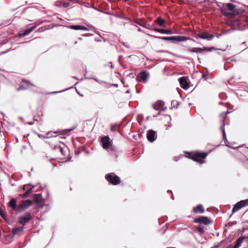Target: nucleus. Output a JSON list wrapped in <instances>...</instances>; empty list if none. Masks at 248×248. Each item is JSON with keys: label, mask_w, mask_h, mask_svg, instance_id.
<instances>
[{"label": "nucleus", "mask_w": 248, "mask_h": 248, "mask_svg": "<svg viewBox=\"0 0 248 248\" xmlns=\"http://www.w3.org/2000/svg\"><path fill=\"white\" fill-rule=\"evenodd\" d=\"M52 137H53V136H52V134L51 132H47V133H46V136H45L44 137L46 138H50Z\"/></svg>", "instance_id": "2f4dec72"}, {"label": "nucleus", "mask_w": 248, "mask_h": 248, "mask_svg": "<svg viewBox=\"0 0 248 248\" xmlns=\"http://www.w3.org/2000/svg\"><path fill=\"white\" fill-rule=\"evenodd\" d=\"M61 92H59L58 93H61ZM58 93V92H53L52 93Z\"/></svg>", "instance_id": "37998d69"}, {"label": "nucleus", "mask_w": 248, "mask_h": 248, "mask_svg": "<svg viewBox=\"0 0 248 248\" xmlns=\"http://www.w3.org/2000/svg\"><path fill=\"white\" fill-rule=\"evenodd\" d=\"M154 31L163 34H172V31L169 30H165L162 29H155Z\"/></svg>", "instance_id": "412c9836"}, {"label": "nucleus", "mask_w": 248, "mask_h": 248, "mask_svg": "<svg viewBox=\"0 0 248 248\" xmlns=\"http://www.w3.org/2000/svg\"><path fill=\"white\" fill-rule=\"evenodd\" d=\"M115 86H117V84H114V85Z\"/></svg>", "instance_id": "a18cd8bd"}, {"label": "nucleus", "mask_w": 248, "mask_h": 248, "mask_svg": "<svg viewBox=\"0 0 248 248\" xmlns=\"http://www.w3.org/2000/svg\"><path fill=\"white\" fill-rule=\"evenodd\" d=\"M147 140L152 142L155 140V132L153 130H150L147 134Z\"/></svg>", "instance_id": "a211bd4d"}, {"label": "nucleus", "mask_w": 248, "mask_h": 248, "mask_svg": "<svg viewBox=\"0 0 248 248\" xmlns=\"http://www.w3.org/2000/svg\"><path fill=\"white\" fill-rule=\"evenodd\" d=\"M24 227H15L12 229L11 233L14 236L16 235H19L22 233L24 230Z\"/></svg>", "instance_id": "f3484780"}, {"label": "nucleus", "mask_w": 248, "mask_h": 248, "mask_svg": "<svg viewBox=\"0 0 248 248\" xmlns=\"http://www.w3.org/2000/svg\"><path fill=\"white\" fill-rule=\"evenodd\" d=\"M179 81L181 87L184 89H187L189 87V84L187 81L186 77H183L179 78Z\"/></svg>", "instance_id": "dca6fc26"}, {"label": "nucleus", "mask_w": 248, "mask_h": 248, "mask_svg": "<svg viewBox=\"0 0 248 248\" xmlns=\"http://www.w3.org/2000/svg\"><path fill=\"white\" fill-rule=\"evenodd\" d=\"M138 30L139 31H142L141 29H140V28H138Z\"/></svg>", "instance_id": "a19ab883"}, {"label": "nucleus", "mask_w": 248, "mask_h": 248, "mask_svg": "<svg viewBox=\"0 0 248 248\" xmlns=\"http://www.w3.org/2000/svg\"><path fill=\"white\" fill-rule=\"evenodd\" d=\"M158 222L160 223V218H159L158 219Z\"/></svg>", "instance_id": "c03bdc74"}, {"label": "nucleus", "mask_w": 248, "mask_h": 248, "mask_svg": "<svg viewBox=\"0 0 248 248\" xmlns=\"http://www.w3.org/2000/svg\"><path fill=\"white\" fill-rule=\"evenodd\" d=\"M149 77V73L146 71H141L137 76L136 79L138 81L146 83Z\"/></svg>", "instance_id": "423d86ee"}, {"label": "nucleus", "mask_w": 248, "mask_h": 248, "mask_svg": "<svg viewBox=\"0 0 248 248\" xmlns=\"http://www.w3.org/2000/svg\"><path fill=\"white\" fill-rule=\"evenodd\" d=\"M196 229L198 232L201 233H202L204 232V229L202 224H199L197 226H196Z\"/></svg>", "instance_id": "cd10ccee"}, {"label": "nucleus", "mask_w": 248, "mask_h": 248, "mask_svg": "<svg viewBox=\"0 0 248 248\" xmlns=\"http://www.w3.org/2000/svg\"><path fill=\"white\" fill-rule=\"evenodd\" d=\"M33 198L36 202H40L41 198H42L41 194H34L33 195Z\"/></svg>", "instance_id": "a878e982"}, {"label": "nucleus", "mask_w": 248, "mask_h": 248, "mask_svg": "<svg viewBox=\"0 0 248 248\" xmlns=\"http://www.w3.org/2000/svg\"><path fill=\"white\" fill-rule=\"evenodd\" d=\"M26 217H31L30 213H28Z\"/></svg>", "instance_id": "ea45409f"}, {"label": "nucleus", "mask_w": 248, "mask_h": 248, "mask_svg": "<svg viewBox=\"0 0 248 248\" xmlns=\"http://www.w3.org/2000/svg\"><path fill=\"white\" fill-rule=\"evenodd\" d=\"M154 109L156 110H162L163 109V105L161 103H157L153 105Z\"/></svg>", "instance_id": "393cba45"}, {"label": "nucleus", "mask_w": 248, "mask_h": 248, "mask_svg": "<svg viewBox=\"0 0 248 248\" xmlns=\"http://www.w3.org/2000/svg\"><path fill=\"white\" fill-rule=\"evenodd\" d=\"M34 85L27 80H22L20 83L19 87L17 89V91L25 90L31 88Z\"/></svg>", "instance_id": "6e6552de"}, {"label": "nucleus", "mask_w": 248, "mask_h": 248, "mask_svg": "<svg viewBox=\"0 0 248 248\" xmlns=\"http://www.w3.org/2000/svg\"><path fill=\"white\" fill-rule=\"evenodd\" d=\"M8 207H10L12 210L17 212L18 207V204L16 203V199H12L8 203Z\"/></svg>", "instance_id": "f8f14e48"}, {"label": "nucleus", "mask_w": 248, "mask_h": 248, "mask_svg": "<svg viewBox=\"0 0 248 248\" xmlns=\"http://www.w3.org/2000/svg\"><path fill=\"white\" fill-rule=\"evenodd\" d=\"M69 29L75 30H84V31H88V29L87 27H84L83 26L80 25H70L68 27Z\"/></svg>", "instance_id": "6ab92c4d"}, {"label": "nucleus", "mask_w": 248, "mask_h": 248, "mask_svg": "<svg viewBox=\"0 0 248 248\" xmlns=\"http://www.w3.org/2000/svg\"><path fill=\"white\" fill-rule=\"evenodd\" d=\"M197 36L201 39L209 41L211 40L214 37L213 34H208L206 32L199 33L197 34Z\"/></svg>", "instance_id": "4468645a"}, {"label": "nucleus", "mask_w": 248, "mask_h": 248, "mask_svg": "<svg viewBox=\"0 0 248 248\" xmlns=\"http://www.w3.org/2000/svg\"><path fill=\"white\" fill-rule=\"evenodd\" d=\"M59 132V131H56L54 132L53 133L57 134V133H58Z\"/></svg>", "instance_id": "79ce46f5"}, {"label": "nucleus", "mask_w": 248, "mask_h": 248, "mask_svg": "<svg viewBox=\"0 0 248 248\" xmlns=\"http://www.w3.org/2000/svg\"><path fill=\"white\" fill-rule=\"evenodd\" d=\"M187 40H193L189 37L184 36H173V42H183Z\"/></svg>", "instance_id": "2eb2a0df"}, {"label": "nucleus", "mask_w": 248, "mask_h": 248, "mask_svg": "<svg viewBox=\"0 0 248 248\" xmlns=\"http://www.w3.org/2000/svg\"><path fill=\"white\" fill-rule=\"evenodd\" d=\"M215 48L213 47H210V48H207V47H204V50H208V51H212V50H215Z\"/></svg>", "instance_id": "473e14b6"}, {"label": "nucleus", "mask_w": 248, "mask_h": 248, "mask_svg": "<svg viewBox=\"0 0 248 248\" xmlns=\"http://www.w3.org/2000/svg\"><path fill=\"white\" fill-rule=\"evenodd\" d=\"M245 21L248 26V16L246 17Z\"/></svg>", "instance_id": "4c0bfd02"}, {"label": "nucleus", "mask_w": 248, "mask_h": 248, "mask_svg": "<svg viewBox=\"0 0 248 248\" xmlns=\"http://www.w3.org/2000/svg\"><path fill=\"white\" fill-rule=\"evenodd\" d=\"M221 10L224 15L229 16H235L243 13L242 9L236 8L235 5L231 3L226 4Z\"/></svg>", "instance_id": "f257e3e1"}, {"label": "nucleus", "mask_w": 248, "mask_h": 248, "mask_svg": "<svg viewBox=\"0 0 248 248\" xmlns=\"http://www.w3.org/2000/svg\"><path fill=\"white\" fill-rule=\"evenodd\" d=\"M244 239L243 236L239 237L236 241L233 248H238L241 245Z\"/></svg>", "instance_id": "4be33fe9"}, {"label": "nucleus", "mask_w": 248, "mask_h": 248, "mask_svg": "<svg viewBox=\"0 0 248 248\" xmlns=\"http://www.w3.org/2000/svg\"><path fill=\"white\" fill-rule=\"evenodd\" d=\"M42 22H36L33 24V26L23 31L22 34L24 36L27 35L29 34L37 26L41 24Z\"/></svg>", "instance_id": "9b49d317"}, {"label": "nucleus", "mask_w": 248, "mask_h": 248, "mask_svg": "<svg viewBox=\"0 0 248 248\" xmlns=\"http://www.w3.org/2000/svg\"><path fill=\"white\" fill-rule=\"evenodd\" d=\"M34 187V186H31L30 184L25 185L23 186V189L26 190V191L24 193L23 197L24 198L29 197Z\"/></svg>", "instance_id": "1a4fd4ad"}, {"label": "nucleus", "mask_w": 248, "mask_h": 248, "mask_svg": "<svg viewBox=\"0 0 248 248\" xmlns=\"http://www.w3.org/2000/svg\"><path fill=\"white\" fill-rule=\"evenodd\" d=\"M103 148L104 149H108L110 146V142L109 138L108 136H105L101 139Z\"/></svg>", "instance_id": "ddd939ff"}, {"label": "nucleus", "mask_w": 248, "mask_h": 248, "mask_svg": "<svg viewBox=\"0 0 248 248\" xmlns=\"http://www.w3.org/2000/svg\"><path fill=\"white\" fill-rule=\"evenodd\" d=\"M179 105V103L177 101L173 100L171 102V106L174 107V108H177Z\"/></svg>", "instance_id": "c756f323"}, {"label": "nucleus", "mask_w": 248, "mask_h": 248, "mask_svg": "<svg viewBox=\"0 0 248 248\" xmlns=\"http://www.w3.org/2000/svg\"><path fill=\"white\" fill-rule=\"evenodd\" d=\"M0 215L1 217H3V212L1 210H0Z\"/></svg>", "instance_id": "58836bf2"}, {"label": "nucleus", "mask_w": 248, "mask_h": 248, "mask_svg": "<svg viewBox=\"0 0 248 248\" xmlns=\"http://www.w3.org/2000/svg\"><path fill=\"white\" fill-rule=\"evenodd\" d=\"M32 204V202L31 200H27L22 201L18 203V207L17 212H23L27 209Z\"/></svg>", "instance_id": "7ed1b4c3"}, {"label": "nucleus", "mask_w": 248, "mask_h": 248, "mask_svg": "<svg viewBox=\"0 0 248 248\" xmlns=\"http://www.w3.org/2000/svg\"><path fill=\"white\" fill-rule=\"evenodd\" d=\"M139 24L140 26L141 27H143L145 28H148L149 25L142 24V23H140Z\"/></svg>", "instance_id": "72a5a7b5"}, {"label": "nucleus", "mask_w": 248, "mask_h": 248, "mask_svg": "<svg viewBox=\"0 0 248 248\" xmlns=\"http://www.w3.org/2000/svg\"><path fill=\"white\" fill-rule=\"evenodd\" d=\"M46 29H44V28L43 27H41V28H39L37 30V31L38 32H42L44 31V30H46Z\"/></svg>", "instance_id": "c9c22d12"}, {"label": "nucleus", "mask_w": 248, "mask_h": 248, "mask_svg": "<svg viewBox=\"0 0 248 248\" xmlns=\"http://www.w3.org/2000/svg\"><path fill=\"white\" fill-rule=\"evenodd\" d=\"M62 4L64 7H68L69 5V3L68 2H63Z\"/></svg>", "instance_id": "f704fd0d"}, {"label": "nucleus", "mask_w": 248, "mask_h": 248, "mask_svg": "<svg viewBox=\"0 0 248 248\" xmlns=\"http://www.w3.org/2000/svg\"><path fill=\"white\" fill-rule=\"evenodd\" d=\"M204 211L202 205L199 204L196 207H193V212L196 213H202Z\"/></svg>", "instance_id": "aec40b11"}, {"label": "nucleus", "mask_w": 248, "mask_h": 248, "mask_svg": "<svg viewBox=\"0 0 248 248\" xmlns=\"http://www.w3.org/2000/svg\"><path fill=\"white\" fill-rule=\"evenodd\" d=\"M56 150H57V151L61 152L62 155H64V153H63V150L62 147L60 146L57 147H56Z\"/></svg>", "instance_id": "7c9ffc66"}, {"label": "nucleus", "mask_w": 248, "mask_h": 248, "mask_svg": "<svg viewBox=\"0 0 248 248\" xmlns=\"http://www.w3.org/2000/svg\"><path fill=\"white\" fill-rule=\"evenodd\" d=\"M189 50L191 52L201 53L203 51V49L199 47H190Z\"/></svg>", "instance_id": "b1692460"}, {"label": "nucleus", "mask_w": 248, "mask_h": 248, "mask_svg": "<svg viewBox=\"0 0 248 248\" xmlns=\"http://www.w3.org/2000/svg\"><path fill=\"white\" fill-rule=\"evenodd\" d=\"M156 22L160 26H163L165 22V20L162 18L158 17L156 19Z\"/></svg>", "instance_id": "c85d7f7f"}, {"label": "nucleus", "mask_w": 248, "mask_h": 248, "mask_svg": "<svg viewBox=\"0 0 248 248\" xmlns=\"http://www.w3.org/2000/svg\"><path fill=\"white\" fill-rule=\"evenodd\" d=\"M194 222L200 224L208 225L212 222L209 218H195Z\"/></svg>", "instance_id": "9d476101"}, {"label": "nucleus", "mask_w": 248, "mask_h": 248, "mask_svg": "<svg viewBox=\"0 0 248 248\" xmlns=\"http://www.w3.org/2000/svg\"><path fill=\"white\" fill-rule=\"evenodd\" d=\"M207 154L204 153H196L191 157V158L195 161L202 164Z\"/></svg>", "instance_id": "20e7f679"}, {"label": "nucleus", "mask_w": 248, "mask_h": 248, "mask_svg": "<svg viewBox=\"0 0 248 248\" xmlns=\"http://www.w3.org/2000/svg\"><path fill=\"white\" fill-rule=\"evenodd\" d=\"M106 179L112 185H116L119 184L120 178L113 173H110L106 176Z\"/></svg>", "instance_id": "39448f33"}, {"label": "nucleus", "mask_w": 248, "mask_h": 248, "mask_svg": "<svg viewBox=\"0 0 248 248\" xmlns=\"http://www.w3.org/2000/svg\"><path fill=\"white\" fill-rule=\"evenodd\" d=\"M156 38L161 39L165 41H171L172 42H173V36H166V37H156Z\"/></svg>", "instance_id": "bb28decb"}, {"label": "nucleus", "mask_w": 248, "mask_h": 248, "mask_svg": "<svg viewBox=\"0 0 248 248\" xmlns=\"http://www.w3.org/2000/svg\"><path fill=\"white\" fill-rule=\"evenodd\" d=\"M31 218H20V219L17 221V223L22 224L23 227Z\"/></svg>", "instance_id": "5701e85b"}, {"label": "nucleus", "mask_w": 248, "mask_h": 248, "mask_svg": "<svg viewBox=\"0 0 248 248\" xmlns=\"http://www.w3.org/2000/svg\"><path fill=\"white\" fill-rule=\"evenodd\" d=\"M10 218H6V217L3 218V219L4 220L5 222H8Z\"/></svg>", "instance_id": "e433bc0d"}, {"label": "nucleus", "mask_w": 248, "mask_h": 248, "mask_svg": "<svg viewBox=\"0 0 248 248\" xmlns=\"http://www.w3.org/2000/svg\"><path fill=\"white\" fill-rule=\"evenodd\" d=\"M247 205H248V199L242 200L234 205L232 209V212L234 213L237 212L242 208Z\"/></svg>", "instance_id": "0eeeda50"}, {"label": "nucleus", "mask_w": 248, "mask_h": 248, "mask_svg": "<svg viewBox=\"0 0 248 248\" xmlns=\"http://www.w3.org/2000/svg\"><path fill=\"white\" fill-rule=\"evenodd\" d=\"M228 113L229 112L228 111H227L226 112H223L220 114V121L221 122H222V124H221L220 126V129L222 133L223 139H224V142L225 143H228L227 140L226 134L224 128L225 124H229V120L226 117V114Z\"/></svg>", "instance_id": "f03ea898"}]
</instances>
